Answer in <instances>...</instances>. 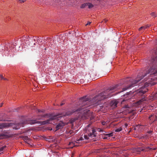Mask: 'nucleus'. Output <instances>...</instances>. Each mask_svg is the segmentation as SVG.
<instances>
[{
    "mask_svg": "<svg viewBox=\"0 0 157 157\" xmlns=\"http://www.w3.org/2000/svg\"><path fill=\"white\" fill-rule=\"evenodd\" d=\"M152 131H149L147 132V133L149 134L151 133Z\"/></svg>",
    "mask_w": 157,
    "mask_h": 157,
    "instance_id": "cd10ccee",
    "label": "nucleus"
},
{
    "mask_svg": "<svg viewBox=\"0 0 157 157\" xmlns=\"http://www.w3.org/2000/svg\"><path fill=\"white\" fill-rule=\"evenodd\" d=\"M87 6V3H84L80 7L82 8H85Z\"/></svg>",
    "mask_w": 157,
    "mask_h": 157,
    "instance_id": "4468645a",
    "label": "nucleus"
},
{
    "mask_svg": "<svg viewBox=\"0 0 157 157\" xmlns=\"http://www.w3.org/2000/svg\"><path fill=\"white\" fill-rule=\"evenodd\" d=\"M146 76L145 75V73L144 71V72H142L141 74L140 73L137 75V78H136L135 80H133L132 79H130L128 78L125 80V82H127L128 84V86L125 88L122 89V90L120 91V92L124 91L128 89L134 87L136 85V84L141 80L144 77Z\"/></svg>",
    "mask_w": 157,
    "mask_h": 157,
    "instance_id": "f03ea898",
    "label": "nucleus"
},
{
    "mask_svg": "<svg viewBox=\"0 0 157 157\" xmlns=\"http://www.w3.org/2000/svg\"><path fill=\"white\" fill-rule=\"evenodd\" d=\"M103 125H105L106 124V122L105 121H103L101 123Z\"/></svg>",
    "mask_w": 157,
    "mask_h": 157,
    "instance_id": "4be33fe9",
    "label": "nucleus"
},
{
    "mask_svg": "<svg viewBox=\"0 0 157 157\" xmlns=\"http://www.w3.org/2000/svg\"><path fill=\"white\" fill-rule=\"evenodd\" d=\"M149 25H147L144 26H143L141 27L139 29V30H141L142 29H147L149 27Z\"/></svg>",
    "mask_w": 157,
    "mask_h": 157,
    "instance_id": "f8f14e48",
    "label": "nucleus"
},
{
    "mask_svg": "<svg viewBox=\"0 0 157 157\" xmlns=\"http://www.w3.org/2000/svg\"><path fill=\"white\" fill-rule=\"evenodd\" d=\"M38 119H41V118H38Z\"/></svg>",
    "mask_w": 157,
    "mask_h": 157,
    "instance_id": "4c0bfd02",
    "label": "nucleus"
},
{
    "mask_svg": "<svg viewBox=\"0 0 157 157\" xmlns=\"http://www.w3.org/2000/svg\"><path fill=\"white\" fill-rule=\"evenodd\" d=\"M148 82H149V83L146 82L145 83V86H142L137 90L136 93L138 95L142 96L147 91L148 89L147 87L149 86V84H150L151 85H154L156 84L155 82H149L150 80H149Z\"/></svg>",
    "mask_w": 157,
    "mask_h": 157,
    "instance_id": "20e7f679",
    "label": "nucleus"
},
{
    "mask_svg": "<svg viewBox=\"0 0 157 157\" xmlns=\"http://www.w3.org/2000/svg\"><path fill=\"white\" fill-rule=\"evenodd\" d=\"M21 123V124H22L21 125H22L23 124L26 123V121H25V122L24 121V122H22Z\"/></svg>",
    "mask_w": 157,
    "mask_h": 157,
    "instance_id": "c756f323",
    "label": "nucleus"
},
{
    "mask_svg": "<svg viewBox=\"0 0 157 157\" xmlns=\"http://www.w3.org/2000/svg\"><path fill=\"white\" fill-rule=\"evenodd\" d=\"M154 98L157 99V92L154 95Z\"/></svg>",
    "mask_w": 157,
    "mask_h": 157,
    "instance_id": "412c9836",
    "label": "nucleus"
},
{
    "mask_svg": "<svg viewBox=\"0 0 157 157\" xmlns=\"http://www.w3.org/2000/svg\"><path fill=\"white\" fill-rule=\"evenodd\" d=\"M5 136V135L4 134H0V139H3Z\"/></svg>",
    "mask_w": 157,
    "mask_h": 157,
    "instance_id": "2eb2a0df",
    "label": "nucleus"
},
{
    "mask_svg": "<svg viewBox=\"0 0 157 157\" xmlns=\"http://www.w3.org/2000/svg\"><path fill=\"white\" fill-rule=\"evenodd\" d=\"M117 102L114 100L112 101L110 103V105L112 109L115 108L117 107Z\"/></svg>",
    "mask_w": 157,
    "mask_h": 157,
    "instance_id": "0eeeda50",
    "label": "nucleus"
},
{
    "mask_svg": "<svg viewBox=\"0 0 157 157\" xmlns=\"http://www.w3.org/2000/svg\"><path fill=\"white\" fill-rule=\"evenodd\" d=\"M97 134L96 133V131L94 129H92V132L88 134V136L86 135H84V137L86 140H88L89 138H94L96 137Z\"/></svg>",
    "mask_w": 157,
    "mask_h": 157,
    "instance_id": "39448f33",
    "label": "nucleus"
},
{
    "mask_svg": "<svg viewBox=\"0 0 157 157\" xmlns=\"http://www.w3.org/2000/svg\"><path fill=\"white\" fill-rule=\"evenodd\" d=\"M38 112H42V111L40 110V109H38Z\"/></svg>",
    "mask_w": 157,
    "mask_h": 157,
    "instance_id": "2f4dec72",
    "label": "nucleus"
},
{
    "mask_svg": "<svg viewBox=\"0 0 157 157\" xmlns=\"http://www.w3.org/2000/svg\"><path fill=\"white\" fill-rule=\"evenodd\" d=\"M63 103H61V104H60V105L61 106H62V105H63Z\"/></svg>",
    "mask_w": 157,
    "mask_h": 157,
    "instance_id": "72a5a7b5",
    "label": "nucleus"
},
{
    "mask_svg": "<svg viewBox=\"0 0 157 157\" xmlns=\"http://www.w3.org/2000/svg\"><path fill=\"white\" fill-rule=\"evenodd\" d=\"M108 20L105 19H104V21L105 22H106Z\"/></svg>",
    "mask_w": 157,
    "mask_h": 157,
    "instance_id": "7c9ffc66",
    "label": "nucleus"
},
{
    "mask_svg": "<svg viewBox=\"0 0 157 157\" xmlns=\"http://www.w3.org/2000/svg\"><path fill=\"white\" fill-rule=\"evenodd\" d=\"M65 125L64 123L62 122H60L58 123V124L56 126V128L57 130H58L63 128V127Z\"/></svg>",
    "mask_w": 157,
    "mask_h": 157,
    "instance_id": "6e6552de",
    "label": "nucleus"
},
{
    "mask_svg": "<svg viewBox=\"0 0 157 157\" xmlns=\"http://www.w3.org/2000/svg\"><path fill=\"white\" fill-rule=\"evenodd\" d=\"M4 49H3L2 48H1L0 47V54H2L3 51H4Z\"/></svg>",
    "mask_w": 157,
    "mask_h": 157,
    "instance_id": "6ab92c4d",
    "label": "nucleus"
},
{
    "mask_svg": "<svg viewBox=\"0 0 157 157\" xmlns=\"http://www.w3.org/2000/svg\"><path fill=\"white\" fill-rule=\"evenodd\" d=\"M113 133H110L106 134V135H108L109 136H113Z\"/></svg>",
    "mask_w": 157,
    "mask_h": 157,
    "instance_id": "aec40b11",
    "label": "nucleus"
},
{
    "mask_svg": "<svg viewBox=\"0 0 157 157\" xmlns=\"http://www.w3.org/2000/svg\"><path fill=\"white\" fill-rule=\"evenodd\" d=\"M74 144L72 142H70L68 144V145H74Z\"/></svg>",
    "mask_w": 157,
    "mask_h": 157,
    "instance_id": "b1692460",
    "label": "nucleus"
},
{
    "mask_svg": "<svg viewBox=\"0 0 157 157\" xmlns=\"http://www.w3.org/2000/svg\"><path fill=\"white\" fill-rule=\"evenodd\" d=\"M6 146H4L2 147L1 148H0V152H1L3 151L4 149L6 148Z\"/></svg>",
    "mask_w": 157,
    "mask_h": 157,
    "instance_id": "f3484780",
    "label": "nucleus"
},
{
    "mask_svg": "<svg viewBox=\"0 0 157 157\" xmlns=\"http://www.w3.org/2000/svg\"><path fill=\"white\" fill-rule=\"evenodd\" d=\"M3 79L5 80H7V79L5 78H3Z\"/></svg>",
    "mask_w": 157,
    "mask_h": 157,
    "instance_id": "f704fd0d",
    "label": "nucleus"
},
{
    "mask_svg": "<svg viewBox=\"0 0 157 157\" xmlns=\"http://www.w3.org/2000/svg\"><path fill=\"white\" fill-rule=\"evenodd\" d=\"M3 105V103H1V105H0V106L1 107Z\"/></svg>",
    "mask_w": 157,
    "mask_h": 157,
    "instance_id": "473e14b6",
    "label": "nucleus"
},
{
    "mask_svg": "<svg viewBox=\"0 0 157 157\" xmlns=\"http://www.w3.org/2000/svg\"><path fill=\"white\" fill-rule=\"evenodd\" d=\"M90 23H91V22H88V23H87V24H86V25H90Z\"/></svg>",
    "mask_w": 157,
    "mask_h": 157,
    "instance_id": "c85d7f7f",
    "label": "nucleus"
},
{
    "mask_svg": "<svg viewBox=\"0 0 157 157\" xmlns=\"http://www.w3.org/2000/svg\"><path fill=\"white\" fill-rule=\"evenodd\" d=\"M122 130V128L121 127L117 128L115 130L116 132H119Z\"/></svg>",
    "mask_w": 157,
    "mask_h": 157,
    "instance_id": "dca6fc26",
    "label": "nucleus"
},
{
    "mask_svg": "<svg viewBox=\"0 0 157 157\" xmlns=\"http://www.w3.org/2000/svg\"><path fill=\"white\" fill-rule=\"evenodd\" d=\"M87 6L89 8H91L93 7L94 6L91 3H87Z\"/></svg>",
    "mask_w": 157,
    "mask_h": 157,
    "instance_id": "ddd939ff",
    "label": "nucleus"
},
{
    "mask_svg": "<svg viewBox=\"0 0 157 157\" xmlns=\"http://www.w3.org/2000/svg\"><path fill=\"white\" fill-rule=\"evenodd\" d=\"M102 131V130H101L100 129V131H99V132H101V131Z\"/></svg>",
    "mask_w": 157,
    "mask_h": 157,
    "instance_id": "e433bc0d",
    "label": "nucleus"
},
{
    "mask_svg": "<svg viewBox=\"0 0 157 157\" xmlns=\"http://www.w3.org/2000/svg\"><path fill=\"white\" fill-rule=\"evenodd\" d=\"M128 126V124L127 123H125L124 125V126L125 128H127Z\"/></svg>",
    "mask_w": 157,
    "mask_h": 157,
    "instance_id": "a878e982",
    "label": "nucleus"
},
{
    "mask_svg": "<svg viewBox=\"0 0 157 157\" xmlns=\"http://www.w3.org/2000/svg\"><path fill=\"white\" fill-rule=\"evenodd\" d=\"M21 124V123H15L14 124V125H16L17 126L15 127H13V129H19L20 127H21V125L22 124Z\"/></svg>",
    "mask_w": 157,
    "mask_h": 157,
    "instance_id": "1a4fd4ad",
    "label": "nucleus"
},
{
    "mask_svg": "<svg viewBox=\"0 0 157 157\" xmlns=\"http://www.w3.org/2000/svg\"><path fill=\"white\" fill-rule=\"evenodd\" d=\"M19 1L21 3L24 2L25 1L24 0H19Z\"/></svg>",
    "mask_w": 157,
    "mask_h": 157,
    "instance_id": "bb28decb",
    "label": "nucleus"
},
{
    "mask_svg": "<svg viewBox=\"0 0 157 157\" xmlns=\"http://www.w3.org/2000/svg\"><path fill=\"white\" fill-rule=\"evenodd\" d=\"M106 99V90L102 92V93L96 95L94 97L91 101H88L89 98L86 96L84 97L81 98L79 99V102H82V103L81 106L83 107V108H79L75 111L73 110L72 111H68L66 112L65 113H63L61 114H59L56 115L51 117L48 120L44 121H38L35 120L31 122L30 123L31 124H34L36 123L40 124H41L44 125L50 123V121L53 120L55 119H59L58 118L63 116H68L71 115L72 113L74 112H78L82 111V110L84 111V113L86 112H87L89 111V110L87 109H84L90 106L91 105L94 104H99V101L102 100Z\"/></svg>",
    "mask_w": 157,
    "mask_h": 157,
    "instance_id": "f257e3e1",
    "label": "nucleus"
},
{
    "mask_svg": "<svg viewBox=\"0 0 157 157\" xmlns=\"http://www.w3.org/2000/svg\"><path fill=\"white\" fill-rule=\"evenodd\" d=\"M151 15L152 16H154L155 17H157V14H155L154 12H152L151 13Z\"/></svg>",
    "mask_w": 157,
    "mask_h": 157,
    "instance_id": "a211bd4d",
    "label": "nucleus"
},
{
    "mask_svg": "<svg viewBox=\"0 0 157 157\" xmlns=\"http://www.w3.org/2000/svg\"><path fill=\"white\" fill-rule=\"evenodd\" d=\"M13 124L12 123H0V129H2L4 128H8L10 126H13Z\"/></svg>",
    "mask_w": 157,
    "mask_h": 157,
    "instance_id": "423d86ee",
    "label": "nucleus"
},
{
    "mask_svg": "<svg viewBox=\"0 0 157 157\" xmlns=\"http://www.w3.org/2000/svg\"><path fill=\"white\" fill-rule=\"evenodd\" d=\"M143 99H141L137 101L134 104V105L135 106H137L140 105L143 101Z\"/></svg>",
    "mask_w": 157,
    "mask_h": 157,
    "instance_id": "9b49d317",
    "label": "nucleus"
},
{
    "mask_svg": "<svg viewBox=\"0 0 157 157\" xmlns=\"http://www.w3.org/2000/svg\"><path fill=\"white\" fill-rule=\"evenodd\" d=\"M152 67L150 68L147 71H144L145 73V75H154L157 73V58L155 57L151 60Z\"/></svg>",
    "mask_w": 157,
    "mask_h": 157,
    "instance_id": "7ed1b4c3",
    "label": "nucleus"
},
{
    "mask_svg": "<svg viewBox=\"0 0 157 157\" xmlns=\"http://www.w3.org/2000/svg\"><path fill=\"white\" fill-rule=\"evenodd\" d=\"M11 45L10 44H6L5 45V47L7 49V50L8 51V52H10V50H11V49H10L11 47Z\"/></svg>",
    "mask_w": 157,
    "mask_h": 157,
    "instance_id": "9d476101",
    "label": "nucleus"
},
{
    "mask_svg": "<svg viewBox=\"0 0 157 157\" xmlns=\"http://www.w3.org/2000/svg\"><path fill=\"white\" fill-rule=\"evenodd\" d=\"M83 139L82 137H80L79 139H78V140H77V141H79L80 140H83Z\"/></svg>",
    "mask_w": 157,
    "mask_h": 157,
    "instance_id": "5701e85b",
    "label": "nucleus"
},
{
    "mask_svg": "<svg viewBox=\"0 0 157 157\" xmlns=\"http://www.w3.org/2000/svg\"><path fill=\"white\" fill-rule=\"evenodd\" d=\"M0 77L1 78V79H3L4 77L2 75H0Z\"/></svg>",
    "mask_w": 157,
    "mask_h": 157,
    "instance_id": "393cba45",
    "label": "nucleus"
},
{
    "mask_svg": "<svg viewBox=\"0 0 157 157\" xmlns=\"http://www.w3.org/2000/svg\"><path fill=\"white\" fill-rule=\"evenodd\" d=\"M44 116H42V118H44Z\"/></svg>",
    "mask_w": 157,
    "mask_h": 157,
    "instance_id": "c9c22d12",
    "label": "nucleus"
}]
</instances>
